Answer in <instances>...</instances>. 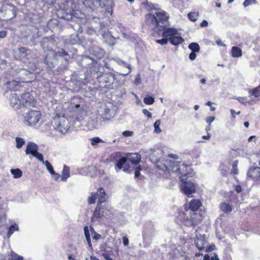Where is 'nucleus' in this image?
<instances>
[{"label":"nucleus","mask_w":260,"mask_h":260,"mask_svg":"<svg viewBox=\"0 0 260 260\" xmlns=\"http://www.w3.org/2000/svg\"><path fill=\"white\" fill-rule=\"evenodd\" d=\"M97 199L96 193L92 192L91 196L88 199V203L89 204H93L95 203V201Z\"/></svg>","instance_id":"nucleus-42"},{"label":"nucleus","mask_w":260,"mask_h":260,"mask_svg":"<svg viewBox=\"0 0 260 260\" xmlns=\"http://www.w3.org/2000/svg\"><path fill=\"white\" fill-rule=\"evenodd\" d=\"M101 251H103V252L102 253V255L103 256V257L105 258L106 260H109V258H110V257L109 255L107 253V252L108 251V250H106L104 249V247H103L102 245H101Z\"/></svg>","instance_id":"nucleus-49"},{"label":"nucleus","mask_w":260,"mask_h":260,"mask_svg":"<svg viewBox=\"0 0 260 260\" xmlns=\"http://www.w3.org/2000/svg\"><path fill=\"white\" fill-rule=\"evenodd\" d=\"M145 24L148 28L154 30L158 26L159 22L157 18L152 14H148L145 16Z\"/></svg>","instance_id":"nucleus-13"},{"label":"nucleus","mask_w":260,"mask_h":260,"mask_svg":"<svg viewBox=\"0 0 260 260\" xmlns=\"http://www.w3.org/2000/svg\"><path fill=\"white\" fill-rule=\"evenodd\" d=\"M203 260H219L218 255L216 253H214L213 255H209L205 254L204 256Z\"/></svg>","instance_id":"nucleus-43"},{"label":"nucleus","mask_w":260,"mask_h":260,"mask_svg":"<svg viewBox=\"0 0 260 260\" xmlns=\"http://www.w3.org/2000/svg\"><path fill=\"white\" fill-rule=\"evenodd\" d=\"M19 119L24 124L32 126L46 121L45 115H21Z\"/></svg>","instance_id":"nucleus-8"},{"label":"nucleus","mask_w":260,"mask_h":260,"mask_svg":"<svg viewBox=\"0 0 260 260\" xmlns=\"http://www.w3.org/2000/svg\"><path fill=\"white\" fill-rule=\"evenodd\" d=\"M220 209L225 213H229L232 211L231 206L225 203H221L219 205Z\"/></svg>","instance_id":"nucleus-33"},{"label":"nucleus","mask_w":260,"mask_h":260,"mask_svg":"<svg viewBox=\"0 0 260 260\" xmlns=\"http://www.w3.org/2000/svg\"><path fill=\"white\" fill-rule=\"evenodd\" d=\"M151 152L150 153V156L152 161L156 164V166L157 164L162 165V160L165 159H163L160 160V159L161 156L163 155V151L161 149L157 148L151 149Z\"/></svg>","instance_id":"nucleus-12"},{"label":"nucleus","mask_w":260,"mask_h":260,"mask_svg":"<svg viewBox=\"0 0 260 260\" xmlns=\"http://www.w3.org/2000/svg\"><path fill=\"white\" fill-rule=\"evenodd\" d=\"M97 78L100 82L113 84L116 79V76L113 73H104L103 72L100 75H97Z\"/></svg>","instance_id":"nucleus-14"},{"label":"nucleus","mask_w":260,"mask_h":260,"mask_svg":"<svg viewBox=\"0 0 260 260\" xmlns=\"http://www.w3.org/2000/svg\"><path fill=\"white\" fill-rule=\"evenodd\" d=\"M183 172L184 173L187 172L188 174H187V175H186L185 176H183V178H184V177H185L186 176L187 177H192L193 176V173L192 172V169L191 168H190V170H189L188 169H187L186 171V170L185 169H184L183 170Z\"/></svg>","instance_id":"nucleus-56"},{"label":"nucleus","mask_w":260,"mask_h":260,"mask_svg":"<svg viewBox=\"0 0 260 260\" xmlns=\"http://www.w3.org/2000/svg\"><path fill=\"white\" fill-rule=\"evenodd\" d=\"M122 242H123V244L124 246H127L129 244L128 239L127 237H126V236H124L122 238Z\"/></svg>","instance_id":"nucleus-61"},{"label":"nucleus","mask_w":260,"mask_h":260,"mask_svg":"<svg viewBox=\"0 0 260 260\" xmlns=\"http://www.w3.org/2000/svg\"><path fill=\"white\" fill-rule=\"evenodd\" d=\"M238 164V160H235L233 163L232 172L234 174H238V170L237 169Z\"/></svg>","instance_id":"nucleus-46"},{"label":"nucleus","mask_w":260,"mask_h":260,"mask_svg":"<svg viewBox=\"0 0 260 260\" xmlns=\"http://www.w3.org/2000/svg\"><path fill=\"white\" fill-rule=\"evenodd\" d=\"M127 158L125 157H121L117 161L116 167L120 170L122 168L123 165L126 162Z\"/></svg>","instance_id":"nucleus-37"},{"label":"nucleus","mask_w":260,"mask_h":260,"mask_svg":"<svg viewBox=\"0 0 260 260\" xmlns=\"http://www.w3.org/2000/svg\"><path fill=\"white\" fill-rule=\"evenodd\" d=\"M38 146L35 143L29 142L27 143L25 153L26 154H31L32 156L38 150Z\"/></svg>","instance_id":"nucleus-20"},{"label":"nucleus","mask_w":260,"mask_h":260,"mask_svg":"<svg viewBox=\"0 0 260 260\" xmlns=\"http://www.w3.org/2000/svg\"><path fill=\"white\" fill-rule=\"evenodd\" d=\"M30 52V50L25 47L16 48L14 50V56L17 59H22L29 54Z\"/></svg>","instance_id":"nucleus-17"},{"label":"nucleus","mask_w":260,"mask_h":260,"mask_svg":"<svg viewBox=\"0 0 260 260\" xmlns=\"http://www.w3.org/2000/svg\"><path fill=\"white\" fill-rule=\"evenodd\" d=\"M16 147L18 149L21 148L22 146L25 144V140L20 137L16 138Z\"/></svg>","instance_id":"nucleus-41"},{"label":"nucleus","mask_w":260,"mask_h":260,"mask_svg":"<svg viewBox=\"0 0 260 260\" xmlns=\"http://www.w3.org/2000/svg\"><path fill=\"white\" fill-rule=\"evenodd\" d=\"M83 118V115H55L51 122L56 131L64 134L71 126L80 127Z\"/></svg>","instance_id":"nucleus-1"},{"label":"nucleus","mask_w":260,"mask_h":260,"mask_svg":"<svg viewBox=\"0 0 260 260\" xmlns=\"http://www.w3.org/2000/svg\"><path fill=\"white\" fill-rule=\"evenodd\" d=\"M47 170L49 172V173L51 174H52V173H54V170H53V167L52 166V165H51V164L48 161V160H46L45 161V162H44V164Z\"/></svg>","instance_id":"nucleus-45"},{"label":"nucleus","mask_w":260,"mask_h":260,"mask_svg":"<svg viewBox=\"0 0 260 260\" xmlns=\"http://www.w3.org/2000/svg\"><path fill=\"white\" fill-rule=\"evenodd\" d=\"M141 82V78L140 75H138L135 80V84L138 85Z\"/></svg>","instance_id":"nucleus-62"},{"label":"nucleus","mask_w":260,"mask_h":260,"mask_svg":"<svg viewBox=\"0 0 260 260\" xmlns=\"http://www.w3.org/2000/svg\"><path fill=\"white\" fill-rule=\"evenodd\" d=\"M92 146H95L99 143L103 142V141L99 137H93L90 139Z\"/></svg>","instance_id":"nucleus-44"},{"label":"nucleus","mask_w":260,"mask_h":260,"mask_svg":"<svg viewBox=\"0 0 260 260\" xmlns=\"http://www.w3.org/2000/svg\"><path fill=\"white\" fill-rule=\"evenodd\" d=\"M156 42L158 44L164 45L167 44L168 39L164 37V38L163 39L156 40Z\"/></svg>","instance_id":"nucleus-55"},{"label":"nucleus","mask_w":260,"mask_h":260,"mask_svg":"<svg viewBox=\"0 0 260 260\" xmlns=\"http://www.w3.org/2000/svg\"><path fill=\"white\" fill-rule=\"evenodd\" d=\"M70 168L66 165H64L61 176V181H67V179L70 176Z\"/></svg>","instance_id":"nucleus-27"},{"label":"nucleus","mask_w":260,"mask_h":260,"mask_svg":"<svg viewBox=\"0 0 260 260\" xmlns=\"http://www.w3.org/2000/svg\"><path fill=\"white\" fill-rule=\"evenodd\" d=\"M231 51L233 57H239L242 55V50L238 47H233Z\"/></svg>","instance_id":"nucleus-32"},{"label":"nucleus","mask_w":260,"mask_h":260,"mask_svg":"<svg viewBox=\"0 0 260 260\" xmlns=\"http://www.w3.org/2000/svg\"><path fill=\"white\" fill-rule=\"evenodd\" d=\"M7 85L8 88L14 91L18 90L20 87V84L16 81L7 82Z\"/></svg>","instance_id":"nucleus-29"},{"label":"nucleus","mask_w":260,"mask_h":260,"mask_svg":"<svg viewBox=\"0 0 260 260\" xmlns=\"http://www.w3.org/2000/svg\"><path fill=\"white\" fill-rule=\"evenodd\" d=\"M196 244L199 250L204 249L207 245V242L205 239V236H201L200 237H197L196 240Z\"/></svg>","instance_id":"nucleus-24"},{"label":"nucleus","mask_w":260,"mask_h":260,"mask_svg":"<svg viewBox=\"0 0 260 260\" xmlns=\"http://www.w3.org/2000/svg\"><path fill=\"white\" fill-rule=\"evenodd\" d=\"M90 231L92 234H93V236H92L93 239H95L96 240H99L101 238L102 236L100 234L96 233L95 231L93 230V228H90Z\"/></svg>","instance_id":"nucleus-50"},{"label":"nucleus","mask_w":260,"mask_h":260,"mask_svg":"<svg viewBox=\"0 0 260 260\" xmlns=\"http://www.w3.org/2000/svg\"><path fill=\"white\" fill-rule=\"evenodd\" d=\"M72 3L66 2L62 3L59 6V9L57 11V15L59 18L70 21L73 17L77 18H82L84 14L78 10H74L71 7Z\"/></svg>","instance_id":"nucleus-4"},{"label":"nucleus","mask_w":260,"mask_h":260,"mask_svg":"<svg viewBox=\"0 0 260 260\" xmlns=\"http://www.w3.org/2000/svg\"><path fill=\"white\" fill-rule=\"evenodd\" d=\"M126 158L127 160H128L132 164L137 165L141 160V156L137 153H131L127 155Z\"/></svg>","instance_id":"nucleus-22"},{"label":"nucleus","mask_w":260,"mask_h":260,"mask_svg":"<svg viewBox=\"0 0 260 260\" xmlns=\"http://www.w3.org/2000/svg\"><path fill=\"white\" fill-rule=\"evenodd\" d=\"M249 93L255 98L260 96V86L249 91Z\"/></svg>","instance_id":"nucleus-36"},{"label":"nucleus","mask_w":260,"mask_h":260,"mask_svg":"<svg viewBox=\"0 0 260 260\" xmlns=\"http://www.w3.org/2000/svg\"><path fill=\"white\" fill-rule=\"evenodd\" d=\"M237 100L242 103V104H246L247 103H249V101L248 100V99L247 98H242V97H239L238 99H237Z\"/></svg>","instance_id":"nucleus-57"},{"label":"nucleus","mask_w":260,"mask_h":260,"mask_svg":"<svg viewBox=\"0 0 260 260\" xmlns=\"http://www.w3.org/2000/svg\"><path fill=\"white\" fill-rule=\"evenodd\" d=\"M215 120V117L210 116L206 119V122L208 125H210L211 123Z\"/></svg>","instance_id":"nucleus-60"},{"label":"nucleus","mask_w":260,"mask_h":260,"mask_svg":"<svg viewBox=\"0 0 260 260\" xmlns=\"http://www.w3.org/2000/svg\"><path fill=\"white\" fill-rule=\"evenodd\" d=\"M11 260H23V257L13 251H11L9 255Z\"/></svg>","instance_id":"nucleus-40"},{"label":"nucleus","mask_w":260,"mask_h":260,"mask_svg":"<svg viewBox=\"0 0 260 260\" xmlns=\"http://www.w3.org/2000/svg\"><path fill=\"white\" fill-rule=\"evenodd\" d=\"M11 174L14 178H19L22 175V172L19 169H12L10 170Z\"/></svg>","instance_id":"nucleus-34"},{"label":"nucleus","mask_w":260,"mask_h":260,"mask_svg":"<svg viewBox=\"0 0 260 260\" xmlns=\"http://www.w3.org/2000/svg\"><path fill=\"white\" fill-rule=\"evenodd\" d=\"M51 175H52V178H53L55 180H57L58 179L60 176L59 174L56 173L55 171H54V173H52V174H51Z\"/></svg>","instance_id":"nucleus-63"},{"label":"nucleus","mask_w":260,"mask_h":260,"mask_svg":"<svg viewBox=\"0 0 260 260\" xmlns=\"http://www.w3.org/2000/svg\"><path fill=\"white\" fill-rule=\"evenodd\" d=\"M180 181L181 190L185 194L189 196L195 192L196 187L193 182L186 178H183V176L180 177Z\"/></svg>","instance_id":"nucleus-10"},{"label":"nucleus","mask_w":260,"mask_h":260,"mask_svg":"<svg viewBox=\"0 0 260 260\" xmlns=\"http://www.w3.org/2000/svg\"><path fill=\"white\" fill-rule=\"evenodd\" d=\"M98 1L99 2L100 6L106 8V10L109 12L111 10V12L112 13V8L114 6V3L112 0H98Z\"/></svg>","instance_id":"nucleus-23"},{"label":"nucleus","mask_w":260,"mask_h":260,"mask_svg":"<svg viewBox=\"0 0 260 260\" xmlns=\"http://www.w3.org/2000/svg\"><path fill=\"white\" fill-rule=\"evenodd\" d=\"M247 175L249 178L253 179H260V167L255 166L250 167Z\"/></svg>","instance_id":"nucleus-18"},{"label":"nucleus","mask_w":260,"mask_h":260,"mask_svg":"<svg viewBox=\"0 0 260 260\" xmlns=\"http://www.w3.org/2000/svg\"><path fill=\"white\" fill-rule=\"evenodd\" d=\"M133 132L129 131H125L123 132L122 135L124 137H130L132 136Z\"/></svg>","instance_id":"nucleus-58"},{"label":"nucleus","mask_w":260,"mask_h":260,"mask_svg":"<svg viewBox=\"0 0 260 260\" xmlns=\"http://www.w3.org/2000/svg\"><path fill=\"white\" fill-rule=\"evenodd\" d=\"M16 15V8L12 5L5 3L0 4V19L10 20Z\"/></svg>","instance_id":"nucleus-7"},{"label":"nucleus","mask_w":260,"mask_h":260,"mask_svg":"<svg viewBox=\"0 0 260 260\" xmlns=\"http://www.w3.org/2000/svg\"><path fill=\"white\" fill-rule=\"evenodd\" d=\"M97 199H98L97 205H100L105 203L108 199V196L105 190L102 187L99 188L96 192Z\"/></svg>","instance_id":"nucleus-19"},{"label":"nucleus","mask_w":260,"mask_h":260,"mask_svg":"<svg viewBox=\"0 0 260 260\" xmlns=\"http://www.w3.org/2000/svg\"><path fill=\"white\" fill-rule=\"evenodd\" d=\"M160 124V123L159 120H156L154 124V131L156 133H159L161 132V129L159 128Z\"/></svg>","instance_id":"nucleus-52"},{"label":"nucleus","mask_w":260,"mask_h":260,"mask_svg":"<svg viewBox=\"0 0 260 260\" xmlns=\"http://www.w3.org/2000/svg\"><path fill=\"white\" fill-rule=\"evenodd\" d=\"M163 165H157V168L164 172L168 173H176L179 175V178L183 176L187 175L188 173H184L183 170L185 169L186 170L188 169L190 170V167L184 164L180 165L179 161L171 160L169 159L163 160Z\"/></svg>","instance_id":"nucleus-3"},{"label":"nucleus","mask_w":260,"mask_h":260,"mask_svg":"<svg viewBox=\"0 0 260 260\" xmlns=\"http://www.w3.org/2000/svg\"><path fill=\"white\" fill-rule=\"evenodd\" d=\"M169 40L171 43L174 45H178L183 41V39L181 37L173 36L170 37Z\"/></svg>","instance_id":"nucleus-31"},{"label":"nucleus","mask_w":260,"mask_h":260,"mask_svg":"<svg viewBox=\"0 0 260 260\" xmlns=\"http://www.w3.org/2000/svg\"><path fill=\"white\" fill-rule=\"evenodd\" d=\"M107 208L105 205H96L93 214L92 219L93 220H99L102 218L106 214Z\"/></svg>","instance_id":"nucleus-16"},{"label":"nucleus","mask_w":260,"mask_h":260,"mask_svg":"<svg viewBox=\"0 0 260 260\" xmlns=\"http://www.w3.org/2000/svg\"><path fill=\"white\" fill-rule=\"evenodd\" d=\"M115 60L118 64L124 65L125 67H126L129 69L128 72H131V65L129 64H127L125 62L121 60V59H120L119 58L116 59Z\"/></svg>","instance_id":"nucleus-53"},{"label":"nucleus","mask_w":260,"mask_h":260,"mask_svg":"<svg viewBox=\"0 0 260 260\" xmlns=\"http://www.w3.org/2000/svg\"><path fill=\"white\" fill-rule=\"evenodd\" d=\"M82 61L83 62L87 63V64H93V71L95 72L98 75H100L104 72V67L101 64L94 63V60L88 56H84L82 57Z\"/></svg>","instance_id":"nucleus-11"},{"label":"nucleus","mask_w":260,"mask_h":260,"mask_svg":"<svg viewBox=\"0 0 260 260\" xmlns=\"http://www.w3.org/2000/svg\"><path fill=\"white\" fill-rule=\"evenodd\" d=\"M144 5L145 6V8L148 10H151L154 9V6L148 2L144 3Z\"/></svg>","instance_id":"nucleus-54"},{"label":"nucleus","mask_w":260,"mask_h":260,"mask_svg":"<svg viewBox=\"0 0 260 260\" xmlns=\"http://www.w3.org/2000/svg\"><path fill=\"white\" fill-rule=\"evenodd\" d=\"M36 103L34 96L29 93L22 94L12 93L10 96V104L14 109H19L22 107H35Z\"/></svg>","instance_id":"nucleus-2"},{"label":"nucleus","mask_w":260,"mask_h":260,"mask_svg":"<svg viewBox=\"0 0 260 260\" xmlns=\"http://www.w3.org/2000/svg\"><path fill=\"white\" fill-rule=\"evenodd\" d=\"M41 44L44 51H52L55 46V40L51 37H45L42 39Z\"/></svg>","instance_id":"nucleus-15"},{"label":"nucleus","mask_w":260,"mask_h":260,"mask_svg":"<svg viewBox=\"0 0 260 260\" xmlns=\"http://www.w3.org/2000/svg\"><path fill=\"white\" fill-rule=\"evenodd\" d=\"M177 31L176 29L173 28H166L163 31L162 36L167 38L168 37H172L177 34Z\"/></svg>","instance_id":"nucleus-26"},{"label":"nucleus","mask_w":260,"mask_h":260,"mask_svg":"<svg viewBox=\"0 0 260 260\" xmlns=\"http://www.w3.org/2000/svg\"><path fill=\"white\" fill-rule=\"evenodd\" d=\"M155 15L160 22L167 21L169 17L168 14L162 10L156 12Z\"/></svg>","instance_id":"nucleus-25"},{"label":"nucleus","mask_w":260,"mask_h":260,"mask_svg":"<svg viewBox=\"0 0 260 260\" xmlns=\"http://www.w3.org/2000/svg\"><path fill=\"white\" fill-rule=\"evenodd\" d=\"M188 18L192 22H195L198 19L199 13L196 12H190L187 15Z\"/></svg>","instance_id":"nucleus-39"},{"label":"nucleus","mask_w":260,"mask_h":260,"mask_svg":"<svg viewBox=\"0 0 260 260\" xmlns=\"http://www.w3.org/2000/svg\"><path fill=\"white\" fill-rule=\"evenodd\" d=\"M68 109L71 113H83L87 111V106L84 99L78 96H74L71 99L70 105Z\"/></svg>","instance_id":"nucleus-6"},{"label":"nucleus","mask_w":260,"mask_h":260,"mask_svg":"<svg viewBox=\"0 0 260 260\" xmlns=\"http://www.w3.org/2000/svg\"><path fill=\"white\" fill-rule=\"evenodd\" d=\"M54 56L63 57L66 60H68L70 58L68 52L66 51L63 49H60L58 51L55 52L54 53Z\"/></svg>","instance_id":"nucleus-30"},{"label":"nucleus","mask_w":260,"mask_h":260,"mask_svg":"<svg viewBox=\"0 0 260 260\" xmlns=\"http://www.w3.org/2000/svg\"><path fill=\"white\" fill-rule=\"evenodd\" d=\"M88 116V115H83V120L86 118V120H88L86 125L90 129L99 128L113 118L111 115H92L90 118Z\"/></svg>","instance_id":"nucleus-5"},{"label":"nucleus","mask_w":260,"mask_h":260,"mask_svg":"<svg viewBox=\"0 0 260 260\" xmlns=\"http://www.w3.org/2000/svg\"><path fill=\"white\" fill-rule=\"evenodd\" d=\"M19 230L18 226L17 224L14 223L12 225H11L8 230V233H7V236L8 238H9L15 231H18Z\"/></svg>","instance_id":"nucleus-35"},{"label":"nucleus","mask_w":260,"mask_h":260,"mask_svg":"<svg viewBox=\"0 0 260 260\" xmlns=\"http://www.w3.org/2000/svg\"><path fill=\"white\" fill-rule=\"evenodd\" d=\"M154 102V99L152 96H146L144 99V102L147 105H151Z\"/></svg>","instance_id":"nucleus-47"},{"label":"nucleus","mask_w":260,"mask_h":260,"mask_svg":"<svg viewBox=\"0 0 260 260\" xmlns=\"http://www.w3.org/2000/svg\"><path fill=\"white\" fill-rule=\"evenodd\" d=\"M201 205V203L199 200H192L189 202V209L193 211L190 213L189 219H187L186 225L187 226H194L198 224V221L196 219L197 217H200L199 215L194 212L197 211Z\"/></svg>","instance_id":"nucleus-9"},{"label":"nucleus","mask_w":260,"mask_h":260,"mask_svg":"<svg viewBox=\"0 0 260 260\" xmlns=\"http://www.w3.org/2000/svg\"><path fill=\"white\" fill-rule=\"evenodd\" d=\"M84 235H85V236L86 238V240L88 245V248L89 249V250H92L90 233H89L88 227L87 226H84Z\"/></svg>","instance_id":"nucleus-28"},{"label":"nucleus","mask_w":260,"mask_h":260,"mask_svg":"<svg viewBox=\"0 0 260 260\" xmlns=\"http://www.w3.org/2000/svg\"><path fill=\"white\" fill-rule=\"evenodd\" d=\"M188 48L190 50H192V52H199L200 51V46L197 43H191L189 46Z\"/></svg>","instance_id":"nucleus-38"},{"label":"nucleus","mask_w":260,"mask_h":260,"mask_svg":"<svg viewBox=\"0 0 260 260\" xmlns=\"http://www.w3.org/2000/svg\"><path fill=\"white\" fill-rule=\"evenodd\" d=\"M197 55L195 52H191L189 56V58L191 60H193L195 59Z\"/></svg>","instance_id":"nucleus-64"},{"label":"nucleus","mask_w":260,"mask_h":260,"mask_svg":"<svg viewBox=\"0 0 260 260\" xmlns=\"http://www.w3.org/2000/svg\"><path fill=\"white\" fill-rule=\"evenodd\" d=\"M35 70L31 69L30 71H27L25 70L21 69V72H23V74H26V75H31L32 74V72H34Z\"/></svg>","instance_id":"nucleus-59"},{"label":"nucleus","mask_w":260,"mask_h":260,"mask_svg":"<svg viewBox=\"0 0 260 260\" xmlns=\"http://www.w3.org/2000/svg\"><path fill=\"white\" fill-rule=\"evenodd\" d=\"M98 0H83L84 5L87 8L94 11L99 6Z\"/></svg>","instance_id":"nucleus-21"},{"label":"nucleus","mask_w":260,"mask_h":260,"mask_svg":"<svg viewBox=\"0 0 260 260\" xmlns=\"http://www.w3.org/2000/svg\"><path fill=\"white\" fill-rule=\"evenodd\" d=\"M257 4L256 0H245L243 3V6L244 7H247L250 5L254 4L256 5Z\"/></svg>","instance_id":"nucleus-48"},{"label":"nucleus","mask_w":260,"mask_h":260,"mask_svg":"<svg viewBox=\"0 0 260 260\" xmlns=\"http://www.w3.org/2000/svg\"><path fill=\"white\" fill-rule=\"evenodd\" d=\"M33 156L37 158L39 160L42 161L43 164L44 162H45V161L44 160L43 154L42 153L38 152V151L34 154Z\"/></svg>","instance_id":"nucleus-51"}]
</instances>
